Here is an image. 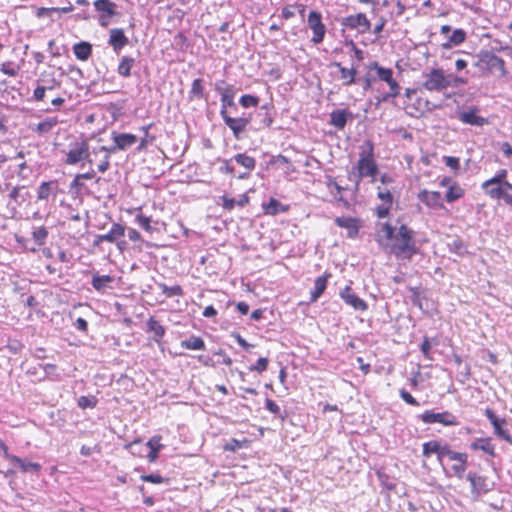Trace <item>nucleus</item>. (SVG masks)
<instances>
[{"mask_svg": "<svg viewBox=\"0 0 512 512\" xmlns=\"http://www.w3.org/2000/svg\"><path fill=\"white\" fill-rule=\"evenodd\" d=\"M380 232L386 240L391 242L390 251L396 256L410 259L418 253L414 239V231L402 224L397 232L395 227L389 223L380 224Z\"/></svg>", "mask_w": 512, "mask_h": 512, "instance_id": "1", "label": "nucleus"}, {"mask_svg": "<svg viewBox=\"0 0 512 512\" xmlns=\"http://www.w3.org/2000/svg\"><path fill=\"white\" fill-rule=\"evenodd\" d=\"M378 165L374 159V145L372 141L366 140L360 146L359 159L349 172L348 179L355 183V190H359L363 178L371 177V182L378 174Z\"/></svg>", "mask_w": 512, "mask_h": 512, "instance_id": "2", "label": "nucleus"}, {"mask_svg": "<svg viewBox=\"0 0 512 512\" xmlns=\"http://www.w3.org/2000/svg\"><path fill=\"white\" fill-rule=\"evenodd\" d=\"M66 165H79L84 167L86 164L93 166V152L87 139L75 140L68 144L67 150L64 151Z\"/></svg>", "mask_w": 512, "mask_h": 512, "instance_id": "3", "label": "nucleus"}, {"mask_svg": "<svg viewBox=\"0 0 512 512\" xmlns=\"http://www.w3.org/2000/svg\"><path fill=\"white\" fill-rule=\"evenodd\" d=\"M473 66L482 74L493 73L494 71H498L500 77H505L508 74L505 61L490 51L480 52Z\"/></svg>", "mask_w": 512, "mask_h": 512, "instance_id": "4", "label": "nucleus"}, {"mask_svg": "<svg viewBox=\"0 0 512 512\" xmlns=\"http://www.w3.org/2000/svg\"><path fill=\"white\" fill-rule=\"evenodd\" d=\"M447 84V73L442 68H427L422 72L420 86L429 92H443Z\"/></svg>", "mask_w": 512, "mask_h": 512, "instance_id": "5", "label": "nucleus"}, {"mask_svg": "<svg viewBox=\"0 0 512 512\" xmlns=\"http://www.w3.org/2000/svg\"><path fill=\"white\" fill-rule=\"evenodd\" d=\"M370 68L375 69L377 71L379 79L386 82L390 88V92L383 95L382 101L386 102L390 98L397 97L400 93V86L398 82L393 78L392 69L381 67L377 62H373Z\"/></svg>", "mask_w": 512, "mask_h": 512, "instance_id": "6", "label": "nucleus"}, {"mask_svg": "<svg viewBox=\"0 0 512 512\" xmlns=\"http://www.w3.org/2000/svg\"><path fill=\"white\" fill-rule=\"evenodd\" d=\"M419 418L425 424L440 423L443 426H458L460 424L457 416L450 411L436 413L433 410H426L419 415Z\"/></svg>", "mask_w": 512, "mask_h": 512, "instance_id": "7", "label": "nucleus"}, {"mask_svg": "<svg viewBox=\"0 0 512 512\" xmlns=\"http://www.w3.org/2000/svg\"><path fill=\"white\" fill-rule=\"evenodd\" d=\"M481 189L493 200H503L507 205L512 206V190L502 184L486 185V181L481 184Z\"/></svg>", "mask_w": 512, "mask_h": 512, "instance_id": "8", "label": "nucleus"}, {"mask_svg": "<svg viewBox=\"0 0 512 512\" xmlns=\"http://www.w3.org/2000/svg\"><path fill=\"white\" fill-rule=\"evenodd\" d=\"M447 451V453H451V455L443 454V460L447 458L450 462H455L451 466V469L454 475L461 478L467 468L468 455L466 453L453 451L449 444L447 446Z\"/></svg>", "mask_w": 512, "mask_h": 512, "instance_id": "9", "label": "nucleus"}, {"mask_svg": "<svg viewBox=\"0 0 512 512\" xmlns=\"http://www.w3.org/2000/svg\"><path fill=\"white\" fill-rule=\"evenodd\" d=\"M485 416L487 417V419L490 421L491 425L493 426L494 434L498 438H500L512 445V436L510 435L509 431L504 428V425L506 424V420L504 418L501 419L498 416H496L495 413L489 408H487L485 410Z\"/></svg>", "mask_w": 512, "mask_h": 512, "instance_id": "10", "label": "nucleus"}, {"mask_svg": "<svg viewBox=\"0 0 512 512\" xmlns=\"http://www.w3.org/2000/svg\"><path fill=\"white\" fill-rule=\"evenodd\" d=\"M221 118L225 125L232 131L233 136L238 140L241 139L242 133L252 121V116L231 117L230 115H226Z\"/></svg>", "mask_w": 512, "mask_h": 512, "instance_id": "11", "label": "nucleus"}, {"mask_svg": "<svg viewBox=\"0 0 512 512\" xmlns=\"http://www.w3.org/2000/svg\"><path fill=\"white\" fill-rule=\"evenodd\" d=\"M447 446L448 443L439 440L425 442L422 445V455L429 458L432 454H436L439 464L443 466V454L451 455V453H447Z\"/></svg>", "mask_w": 512, "mask_h": 512, "instance_id": "12", "label": "nucleus"}, {"mask_svg": "<svg viewBox=\"0 0 512 512\" xmlns=\"http://www.w3.org/2000/svg\"><path fill=\"white\" fill-rule=\"evenodd\" d=\"M118 150L120 149L116 147V143L110 147L96 146L92 148L94 157H97L98 155L101 156L100 163L97 165L99 172L105 173L110 168V157Z\"/></svg>", "mask_w": 512, "mask_h": 512, "instance_id": "13", "label": "nucleus"}, {"mask_svg": "<svg viewBox=\"0 0 512 512\" xmlns=\"http://www.w3.org/2000/svg\"><path fill=\"white\" fill-rule=\"evenodd\" d=\"M343 25L350 29H357L360 33H366L371 28V23L364 13L345 17L343 19Z\"/></svg>", "mask_w": 512, "mask_h": 512, "instance_id": "14", "label": "nucleus"}, {"mask_svg": "<svg viewBox=\"0 0 512 512\" xmlns=\"http://www.w3.org/2000/svg\"><path fill=\"white\" fill-rule=\"evenodd\" d=\"M467 480L472 486L473 494H485L492 489V485L489 483L487 477L479 475L477 473L469 472L466 476Z\"/></svg>", "mask_w": 512, "mask_h": 512, "instance_id": "15", "label": "nucleus"}, {"mask_svg": "<svg viewBox=\"0 0 512 512\" xmlns=\"http://www.w3.org/2000/svg\"><path fill=\"white\" fill-rule=\"evenodd\" d=\"M343 301L354 308L356 311H365L368 308L367 303L361 299L351 287L346 286L340 293Z\"/></svg>", "mask_w": 512, "mask_h": 512, "instance_id": "16", "label": "nucleus"}, {"mask_svg": "<svg viewBox=\"0 0 512 512\" xmlns=\"http://www.w3.org/2000/svg\"><path fill=\"white\" fill-rule=\"evenodd\" d=\"M253 129L256 131L268 128L273 123V116L271 115L267 105H263L252 117Z\"/></svg>", "mask_w": 512, "mask_h": 512, "instance_id": "17", "label": "nucleus"}, {"mask_svg": "<svg viewBox=\"0 0 512 512\" xmlns=\"http://www.w3.org/2000/svg\"><path fill=\"white\" fill-rule=\"evenodd\" d=\"M418 198L429 208L439 209L444 207L441 193L438 191L422 190L418 194Z\"/></svg>", "mask_w": 512, "mask_h": 512, "instance_id": "18", "label": "nucleus"}, {"mask_svg": "<svg viewBox=\"0 0 512 512\" xmlns=\"http://www.w3.org/2000/svg\"><path fill=\"white\" fill-rule=\"evenodd\" d=\"M129 40L125 35L123 29L121 28H113L109 31V40L108 44L113 48V50L118 53L123 47L128 44Z\"/></svg>", "mask_w": 512, "mask_h": 512, "instance_id": "19", "label": "nucleus"}, {"mask_svg": "<svg viewBox=\"0 0 512 512\" xmlns=\"http://www.w3.org/2000/svg\"><path fill=\"white\" fill-rule=\"evenodd\" d=\"M469 447L473 451L480 450L491 458L496 457L495 446L492 443V439L489 437L476 438L470 443Z\"/></svg>", "mask_w": 512, "mask_h": 512, "instance_id": "20", "label": "nucleus"}, {"mask_svg": "<svg viewBox=\"0 0 512 512\" xmlns=\"http://www.w3.org/2000/svg\"><path fill=\"white\" fill-rule=\"evenodd\" d=\"M111 136L113 142L116 143V147L120 150H127L138 141L137 136L131 133H117L113 131Z\"/></svg>", "mask_w": 512, "mask_h": 512, "instance_id": "21", "label": "nucleus"}, {"mask_svg": "<svg viewBox=\"0 0 512 512\" xmlns=\"http://www.w3.org/2000/svg\"><path fill=\"white\" fill-rule=\"evenodd\" d=\"M337 226L347 229V236L355 238L360 229L359 220L353 217H337L335 219Z\"/></svg>", "mask_w": 512, "mask_h": 512, "instance_id": "22", "label": "nucleus"}, {"mask_svg": "<svg viewBox=\"0 0 512 512\" xmlns=\"http://www.w3.org/2000/svg\"><path fill=\"white\" fill-rule=\"evenodd\" d=\"M476 109H471L469 111H462L458 114V119L469 125L473 126H483L487 121L485 118L477 115Z\"/></svg>", "mask_w": 512, "mask_h": 512, "instance_id": "23", "label": "nucleus"}, {"mask_svg": "<svg viewBox=\"0 0 512 512\" xmlns=\"http://www.w3.org/2000/svg\"><path fill=\"white\" fill-rule=\"evenodd\" d=\"M114 281V277L111 275H99L97 273L93 274L91 285L92 287L100 292L104 293L107 288H110V284Z\"/></svg>", "mask_w": 512, "mask_h": 512, "instance_id": "24", "label": "nucleus"}, {"mask_svg": "<svg viewBox=\"0 0 512 512\" xmlns=\"http://www.w3.org/2000/svg\"><path fill=\"white\" fill-rule=\"evenodd\" d=\"M9 461L18 465L23 473H38L41 470V465L39 463L30 462L18 456H10Z\"/></svg>", "mask_w": 512, "mask_h": 512, "instance_id": "25", "label": "nucleus"}, {"mask_svg": "<svg viewBox=\"0 0 512 512\" xmlns=\"http://www.w3.org/2000/svg\"><path fill=\"white\" fill-rule=\"evenodd\" d=\"M351 115L346 109H336L330 114V123L338 130L344 129L348 116Z\"/></svg>", "mask_w": 512, "mask_h": 512, "instance_id": "26", "label": "nucleus"}, {"mask_svg": "<svg viewBox=\"0 0 512 512\" xmlns=\"http://www.w3.org/2000/svg\"><path fill=\"white\" fill-rule=\"evenodd\" d=\"M126 228L124 225L120 223H113L110 230L106 234L103 235V239L106 242L114 243L117 239L123 237L125 235Z\"/></svg>", "mask_w": 512, "mask_h": 512, "instance_id": "27", "label": "nucleus"}, {"mask_svg": "<svg viewBox=\"0 0 512 512\" xmlns=\"http://www.w3.org/2000/svg\"><path fill=\"white\" fill-rule=\"evenodd\" d=\"M466 39V32L463 29H455L451 35L448 36L446 42L442 44L444 49H450L453 46L460 45Z\"/></svg>", "mask_w": 512, "mask_h": 512, "instance_id": "28", "label": "nucleus"}, {"mask_svg": "<svg viewBox=\"0 0 512 512\" xmlns=\"http://www.w3.org/2000/svg\"><path fill=\"white\" fill-rule=\"evenodd\" d=\"M73 52L78 60L86 61L92 54V45L88 42H79L73 46Z\"/></svg>", "mask_w": 512, "mask_h": 512, "instance_id": "29", "label": "nucleus"}, {"mask_svg": "<svg viewBox=\"0 0 512 512\" xmlns=\"http://www.w3.org/2000/svg\"><path fill=\"white\" fill-rule=\"evenodd\" d=\"M262 207L266 215H276L280 212H286L288 210L287 206L283 205L275 198H270L267 203L262 205Z\"/></svg>", "mask_w": 512, "mask_h": 512, "instance_id": "30", "label": "nucleus"}, {"mask_svg": "<svg viewBox=\"0 0 512 512\" xmlns=\"http://www.w3.org/2000/svg\"><path fill=\"white\" fill-rule=\"evenodd\" d=\"M147 327L148 331L154 334V341L159 343L166 332L164 326L158 320L151 317L147 321Z\"/></svg>", "mask_w": 512, "mask_h": 512, "instance_id": "31", "label": "nucleus"}, {"mask_svg": "<svg viewBox=\"0 0 512 512\" xmlns=\"http://www.w3.org/2000/svg\"><path fill=\"white\" fill-rule=\"evenodd\" d=\"M94 7L96 11L102 13L101 15H105L107 17H111L116 14V4L111 0H96L94 2Z\"/></svg>", "mask_w": 512, "mask_h": 512, "instance_id": "32", "label": "nucleus"}, {"mask_svg": "<svg viewBox=\"0 0 512 512\" xmlns=\"http://www.w3.org/2000/svg\"><path fill=\"white\" fill-rule=\"evenodd\" d=\"M333 67L340 73L344 85L355 83L356 70L354 68L342 67L340 63H335Z\"/></svg>", "mask_w": 512, "mask_h": 512, "instance_id": "33", "label": "nucleus"}, {"mask_svg": "<svg viewBox=\"0 0 512 512\" xmlns=\"http://www.w3.org/2000/svg\"><path fill=\"white\" fill-rule=\"evenodd\" d=\"M58 123L59 121L57 117H47L43 121L39 122L33 128V131L39 135H44L49 133Z\"/></svg>", "mask_w": 512, "mask_h": 512, "instance_id": "34", "label": "nucleus"}, {"mask_svg": "<svg viewBox=\"0 0 512 512\" xmlns=\"http://www.w3.org/2000/svg\"><path fill=\"white\" fill-rule=\"evenodd\" d=\"M135 64V59L130 56H122L117 67L120 76L128 78L131 76V69Z\"/></svg>", "mask_w": 512, "mask_h": 512, "instance_id": "35", "label": "nucleus"}, {"mask_svg": "<svg viewBox=\"0 0 512 512\" xmlns=\"http://www.w3.org/2000/svg\"><path fill=\"white\" fill-rule=\"evenodd\" d=\"M309 27L313 31L312 41L315 43L320 42V13L312 11L308 19Z\"/></svg>", "mask_w": 512, "mask_h": 512, "instance_id": "36", "label": "nucleus"}, {"mask_svg": "<svg viewBox=\"0 0 512 512\" xmlns=\"http://www.w3.org/2000/svg\"><path fill=\"white\" fill-rule=\"evenodd\" d=\"M234 161L245 168L247 171H253L256 167V160L246 153H239L233 156Z\"/></svg>", "mask_w": 512, "mask_h": 512, "instance_id": "37", "label": "nucleus"}, {"mask_svg": "<svg viewBox=\"0 0 512 512\" xmlns=\"http://www.w3.org/2000/svg\"><path fill=\"white\" fill-rule=\"evenodd\" d=\"M507 175H508V171L506 169H500L496 172V174L486 180V185H493V184H502L504 185L506 188H509L510 190H512V183L508 182L507 181Z\"/></svg>", "mask_w": 512, "mask_h": 512, "instance_id": "38", "label": "nucleus"}, {"mask_svg": "<svg viewBox=\"0 0 512 512\" xmlns=\"http://www.w3.org/2000/svg\"><path fill=\"white\" fill-rule=\"evenodd\" d=\"M326 179V185L329 188L331 194L333 195L334 200L338 202H343L344 206L347 207L348 201L344 200L343 197L340 195L343 188L336 182H334L331 176H326Z\"/></svg>", "mask_w": 512, "mask_h": 512, "instance_id": "39", "label": "nucleus"}, {"mask_svg": "<svg viewBox=\"0 0 512 512\" xmlns=\"http://www.w3.org/2000/svg\"><path fill=\"white\" fill-rule=\"evenodd\" d=\"M181 347L188 350H205V342L199 336H191L181 341Z\"/></svg>", "mask_w": 512, "mask_h": 512, "instance_id": "40", "label": "nucleus"}, {"mask_svg": "<svg viewBox=\"0 0 512 512\" xmlns=\"http://www.w3.org/2000/svg\"><path fill=\"white\" fill-rule=\"evenodd\" d=\"M57 189V183L55 181H47L43 182L37 192L38 200H46L49 198L50 194Z\"/></svg>", "mask_w": 512, "mask_h": 512, "instance_id": "41", "label": "nucleus"}, {"mask_svg": "<svg viewBox=\"0 0 512 512\" xmlns=\"http://www.w3.org/2000/svg\"><path fill=\"white\" fill-rule=\"evenodd\" d=\"M465 194V190L458 184L455 183L454 185L450 186L445 194V200L448 203H453L460 198H462Z\"/></svg>", "mask_w": 512, "mask_h": 512, "instance_id": "42", "label": "nucleus"}, {"mask_svg": "<svg viewBox=\"0 0 512 512\" xmlns=\"http://www.w3.org/2000/svg\"><path fill=\"white\" fill-rule=\"evenodd\" d=\"M222 201H223V204H222L223 208L228 211H231L232 209H234V207L236 205H238L240 207H244L249 202V198L246 195H242L239 200H236L234 198H229L227 196H223Z\"/></svg>", "mask_w": 512, "mask_h": 512, "instance_id": "43", "label": "nucleus"}, {"mask_svg": "<svg viewBox=\"0 0 512 512\" xmlns=\"http://www.w3.org/2000/svg\"><path fill=\"white\" fill-rule=\"evenodd\" d=\"M236 92H233L229 95H224L221 97V109H220V116H226L229 115L228 109L229 108H236V103L234 101Z\"/></svg>", "mask_w": 512, "mask_h": 512, "instance_id": "44", "label": "nucleus"}, {"mask_svg": "<svg viewBox=\"0 0 512 512\" xmlns=\"http://www.w3.org/2000/svg\"><path fill=\"white\" fill-rule=\"evenodd\" d=\"M134 222L148 233H152L154 231V227L151 225V218L145 216L143 213H137L134 218Z\"/></svg>", "mask_w": 512, "mask_h": 512, "instance_id": "45", "label": "nucleus"}, {"mask_svg": "<svg viewBox=\"0 0 512 512\" xmlns=\"http://www.w3.org/2000/svg\"><path fill=\"white\" fill-rule=\"evenodd\" d=\"M215 91L223 97L224 95H229L233 92H236L234 85L228 84L225 80H218L215 82Z\"/></svg>", "mask_w": 512, "mask_h": 512, "instance_id": "46", "label": "nucleus"}, {"mask_svg": "<svg viewBox=\"0 0 512 512\" xmlns=\"http://www.w3.org/2000/svg\"><path fill=\"white\" fill-rule=\"evenodd\" d=\"M98 403V399L94 395L80 396L77 400V405L81 409L95 408Z\"/></svg>", "mask_w": 512, "mask_h": 512, "instance_id": "47", "label": "nucleus"}, {"mask_svg": "<svg viewBox=\"0 0 512 512\" xmlns=\"http://www.w3.org/2000/svg\"><path fill=\"white\" fill-rule=\"evenodd\" d=\"M202 82L203 81L200 78L195 79L192 82L191 90L189 92V98L190 99H193V98H199L200 99V98L203 97L204 87H203Z\"/></svg>", "mask_w": 512, "mask_h": 512, "instance_id": "48", "label": "nucleus"}, {"mask_svg": "<svg viewBox=\"0 0 512 512\" xmlns=\"http://www.w3.org/2000/svg\"><path fill=\"white\" fill-rule=\"evenodd\" d=\"M48 237V230L45 227H38L32 232L33 240L39 245H43Z\"/></svg>", "mask_w": 512, "mask_h": 512, "instance_id": "49", "label": "nucleus"}, {"mask_svg": "<svg viewBox=\"0 0 512 512\" xmlns=\"http://www.w3.org/2000/svg\"><path fill=\"white\" fill-rule=\"evenodd\" d=\"M239 103L243 108L256 107L259 104V98L254 95L245 94L240 97Z\"/></svg>", "mask_w": 512, "mask_h": 512, "instance_id": "50", "label": "nucleus"}, {"mask_svg": "<svg viewBox=\"0 0 512 512\" xmlns=\"http://www.w3.org/2000/svg\"><path fill=\"white\" fill-rule=\"evenodd\" d=\"M159 287L167 297L181 296L183 294V290L179 285L169 287L166 284H160Z\"/></svg>", "mask_w": 512, "mask_h": 512, "instance_id": "51", "label": "nucleus"}, {"mask_svg": "<svg viewBox=\"0 0 512 512\" xmlns=\"http://www.w3.org/2000/svg\"><path fill=\"white\" fill-rule=\"evenodd\" d=\"M447 89L456 88L467 84V79L454 75L453 73H447Z\"/></svg>", "mask_w": 512, "mask_h": 512, "instance_id": "52", "label": "nucleus"}, {"mask_svg": "<svg viewBox=\"0 0 512 512\" xmlns=\"http://www.w3.org/2000/svg\"><path fill=\"white\" fill-rule=\"evenodd\" d=\"M0 70L5 75L15 77L19 72V67L16 66L13 62L8 61L1 64Z\"/></svg>", "mask_w": 512, "mask_h": 512, "instance_id": "53", "label": "nucleus"}, {"mask_svg": "<svg viewBox=\"0 0 512 512\" xmlns=\"http://www.w3.org/2000/svg\"><path fill=\"white\" fill-rule=\"evenodd\" d=\"M436 344H437L436 339H433L431 341L427 336L424 337L423 342L420 345V351L422 352V354L424 355L425 358L431 359L430 350H431L432 345H436Z\"/></svg>", "mask_w": 512, "mask_h": 512, "instance_id": "54", "label": "nucleus"}, {"mask_svg": "<svg viewBox=\"0 0 512 512\" xmlns=\"http://www.w3.org/2000/svg\"><path fill=\"white\" fill-rule=\"evenodd\" d=\"M449 250L457 255H463L466 253V246L461 239H455L449 244Z\"/></svg>", "mask_w": 512, "mask_h": 512, "instance_id": "55", "label": "nucleus"}, {"mask_svg": "<svg viewBox=\"0 0 512 512\" xmlns=\"http://www.w3.org/2000/svg\"><path fill=\"white\" fill-rule=\"evenodd\" d=\"M269 360L266 357H261L257 360L256 364L249 366V371L262 373L267 370Z\"/></svg>", "mask_w": 512, "mask_h": 512, "instance_id": "56", "label": "nucleus"}, {"mask_svg": "<svg viewBox=\"0 0 512 512\" xmlns=\"http://www.w3.org/2000/svg\"><path fill=\"white\" fill-rule=\"evenodd\" d=\"M377 477L381 483V485L386 488L387 490H393L395 489V483L393 482V480L387 475L385 474L384 472H380L378 471L377 472Z\"/></svg>", "mask_w": 512, "mask_h": 512, "instance_id": "57", "label": "nucleus"}, {"mask_svg": "<svg viewBox=\"0 0 512 512\" xmlns=\"http://www.w3.org/2000/svg\"><path fill=\"white\" fill-rule=\"evenodd\" d=\"M443 162L446 166H448L454 172H458L460 170V159L454 156H443Z\"/></svg>", "mask_w": 512, "mask_h": 512, "instance_id": "58", "label": "nucleus"}, {"mask_svg": "<svg viewBox=\"0 0 512 512\" xmlns=\"http://www.w3.org/2000/svg\"><path fill=\"white\" fill-rule=\"evenodd\" d=\"M377 196L380 200L383 201V204H386V205H389V206H392L393 204V195L391 194V192L387 189H381L380 187L378 188V193H377Z\"/></svg>", "mask_w": 512, "mask_h": 512, "instance_id": "59", "label": "nucleus"}, {"mask_svg": "<svg viewBox=\"0 0 512 512\" xmlns=\"http://www.w3.org/2000/svg\"><path fill=\"white\" fill-rule=\"evenodd\" d=\"M400 398L411 406H419V402L405 389L399 391Z\"/></svg>", "mask_w": 512, "mask_h": 512, "instance_id": "60", "label": "nucleus"}, {"mask_svg": "<svg viewBox=\"0 0 512 512\" xmlns=\"http://www.w3.org/2000/svg\"><path fill=\"white\" fill-rule=\"evenodd\" d=\"M45 94H46V87L44 85L38 84L33 91L31 100L35 101V102H40L45 98Z\"/></svg>", "mask_w": 512, "mask_h": 512, "instance_id": "61", "label": "nucleus"}, {"mask_svg": "<svg viewBox=\"0 0 512 512\" xmlns=\"http://www.w3.org/2000/svg\"><path fill=\"white\" fill-rule=\"evenodd\" d=\"M141 478L145 482H150V483H154V484H160L164 481L163 477L160 476L159 474L143 475Z\"/></svg>", "mask_w": 512, "mask_h": 512, "instance_id": "62", "label": "nucleus"}, {"mask_svg": "<svg viewBox=\"0 0 512 512\" xmlns=\"http://www.w3.org/2000/svg\"><path fill=\"white\" fill-rule=\"evenodd\" d=\"M265 408L273 414L280 413V407L272 399L267 398L265 400Z\"/></svg>", "mask_w": 512, "mask_h": 512, "instance_id": "63", "label": "nucleus"}, {"mask_svg": "<svg viewBox=\"0 0 512 512\" xmlns=\"http://www.w3.org/2000/svg\"><path fill=\"white\" fill-rule=\"evenodd\" d=\"M147 446L150 450L159 452L162 448V444L160 443V437H152L148 442Z\"/></svg>", "mask_w": 512, "mask_h": 512, "instance_id": "64", "label": "nucleus"}]
</instances>
